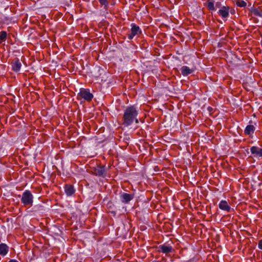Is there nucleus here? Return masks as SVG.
<instances>
[{
  "mask_svg": "<svg viewBox=\"0 0 262 262\" xmlns=\"http://www.w3.org/2000/svg\"><path fill=\"white\" fill-rule=\"evenodd\" d=\"M141 33V31L139 26L134 24H131L130 32L127 34L128 39L131 40L134 36Z\"/></svg>",
  "mask_w": 262,
  "mask_h": 262,
  "instance_id": "nucleus-4",
  "label": "nucleus"
},
{
  "mask_svg": "<svg viewBox=\"0 0 262 262\" xmlns=\"http://www.w3.org/2000/svg\"><path fill=\"white\" fill-rule=\"evenodd\" d=\"M7 33L5 31H2L0 32V44L5 41L6 39Z\"/></svg>",
  "mask_w": 262,
  "mask_h": 262,
  "instance_id": "nucleus-15",
  "label": "nucleus"
},
{
  "mask_svg": "<svg viewBox=\"0 0 262 262\" xmlns=\"http://www.w3.org/2000/svg\"><path fill=\"white\" fill-rule=\"evenodd\" d=\"M236 4L241 7H245L247 5L246 3L244 1H238L236 2Z\"/></svg>",
  "mask_w": 262,
  "mask_h": 262,
  "instance_id": "nucleus-19",
  "label": "nucleus"
},
{
  "mask_svg": "<svg viewBox=\"0 0 262 262\" xmlns=\"http://www.w3.org/2000/svg\"><path fill=\"white\" fill-rule=\"evenodd\" d=\"M229 9L230 7L228 6H222L219 10L218 13L219 15L222 17L223 18H226L229 15Z\"/></svg>",
  "mask_w": 262,
  "mask_h": 262,
  "instance_id": "nucleus-6",
  "label": "nucleus"
},
{
  "mask_svg": "<svg viewBox=\"0 0 262 262\" xmlns=\"http://www.w3.org/2000/svg\"><path fill=\"white\" fill-rule=\"evenodd\" d=\"M65 192L68 195H72L74 192L73 187L70 185H66L64 187Z\"/></svg>",
  "mask_w": 262,
  "mask_h": 262,
  "instance_id": "nucleus-13",
  "label": "nucleus"
},
{
  "mask_svg": "<svg viewBox=\"0 0 262 262\" xmlns=\"http://www.w3.org/2000/svg\"><path fill=\"white\" fill-rule=\"evenodd\" d=\"M250 151L255 157L262 158V148L254 146L251 147Z\"/></svg>",
  "mask_w": 262,
  "mask_h": 262,
  "instance_id": "nucleus-8",
  "label": "nucleus"
},
{
  "mask_svg": "<svg viewBox=\"0 0 262 262\" xmlns=\"http://www.w3.org/2000/svg\"><path fill=\"white\" fill-rule=\"evenodd\" d=\"M219 208L223 210L230 212L231 207L228 205L227 202L225 201H222L219 204Z\"/></svg>",
  "mask_w": 262,
  "mask_h": 262,
  "instance_id": "nucleus-10",
  "label": "nucleus"
},
{
  "mask_svg": "<svg viewBox=\"0 0 262 262\" xmlns=\"http://www.w3.org/2000/svg\"><path fill=\"white\" fill-rule=\"evenodd\" d=\"M255 127L253 125H248L245 129V133L247 135H251L254 133Z\"/></svg>",
  "mask_w": 262,
  "mask_h": 262,
  "instance_id": "nucleus-14",
  "label": "nucleus"
},
{
  "mask_svg": "<svg viewBox=\"0 0 262 262\" xmlns=\"http://www.w3.org/2000/svg\"><path fill=\"white\" fill-rule=\"evenodd\" d=\"M258 247L259 249L262 250V239L259 241Z\"/></svg>",
  "mask_w": 262,
  "mask_h": 262,
  "instance_id": "nucleus-20",
  "label": "nucleus"
},
{
  "mask_svg": "<svg viewBox=\"0 0 262 262\" xmlns=\"http://www.w3.org/2000/svg\"><path fill=\"white\" fill-rule=\"evenodd\" d=\"M215 7H217V8H221V3L220 2H217L216 4H215Z\"/></svg>",
  "mask_w": 262,
  "mask_h": 262,
  "instance_id": "nucleus-21",
  "label": "nucleus"
},
{
  "mask_svg": "<svg viewBox=\"0 0 262 262\" xmlns=\"http://www.w3.org/2000/svg\"><path fill=\"white\" fill-rule=\"evenodd\" d=\"M93 97V95L90 92L89 89L81 88L77 95L78 99H84L86 101H90Z\"/></svg>",
  "mask_w": 262,
  "mask_h": 262,
  "instance_id": "nucleus-3",
  "label": "nucleus"
},
{
  "mask_svg": "<svg viewBox=\"0 0 262 262\" xmlns=\"http://www.w3.org/2000/svg\"><path fill=\"white\" fill-rule=\"evenodd\" d=\"M9 262H17V261L15 259H11Z\"/></svg>",
  "mask_w": 262,
  "mask_h": 262,
  "instance_id": "nucleus-22",
  "label": "nucleus"
},
{
  "mask_svg": "<svg viewBox=\"0 0 262 262\" xmlns=\"http://www.w3.org/2000/svg\"><path fill=\"white\" fill-rule=\"evenodd\" d=\"M158 251L159 252H163L166 254H167L168 253L172 252V250H173L171 246H169L166 244H163V245H160L158 247Z\"/></svg>",
  "mask_w": 262,
  "mask_h": 262,
  "instance_id": "nucleus-5",
  "label": "nucleus"
},
{
  "mask_svg": "<svg viewBox=\"0 0 262 262\" xmlns=\"http://www.w3.org/2000/svg\"><path fill=\"white\" fill-rule=\"evenodd\" d=\"M181 73L183 76H187L192 73L193 70L190 69L188 67L183 66L181 69Z\"/></svg>",
  "mask_w": 262,
  "mask_h": 262,
  "instance_id": "nucleus-11",
  "label": "nucleus"
},
{
  "mask_svg": "<svg viewBox=\"0 0 262 262\" xmlns=\"http://www.w3.org/2000/svg\"><path fill=\"white\" fill-rule=\"evenodd\" d=\"M208 7L211 10H215V7L214 6L213 1L212 0H208Z\"/></svg>",
  "mask_w": 262,
  "mask_h": 262,
  "instance_id": "nucleus-17",
  "label": "nucleus"
},
{
  "mask_svg": "<svg viewBox=\"0 0 262 262\" xmlns=\"http://www.w3.org/2000/svg\"><path fill=\"white\" fill-rule=\"evenodd\" d=\"M9 248L5 244H0V254L5 255L8 252Z\"/></svg>",
  "mask_w": 262,
  "mask_h": 262,
  "instance_id": "nucleus-12",
  "label": "nucleus"
},
{
  "mask_svg": "<svg viewBox=\"0 0 262 262\" xmlns=\"http://www.w3.org/2000/svg\"><path fill=\"white\" fill-rule=\"evenodd\" d=\"M120 199L122 203H128L130 201L132 200L134 198V195L125 192L120 194Z\"/></svg>",
  "mask_w": 262,
  "mask_h": 262,
  "instance_id": "nucleus-7",
  "label": "nucleus"
},
{
  "mask_svg": "<svg viewBox=\"0 0 262 262\" xmlns=\"http://www.w3.org/2000/svg\"><path fill=\"white\" fill-rule=\"evenodd\" d=\"M138 114L136 108L133 106L128 107L126 108L123 116V124L126 126L131 125L134 121L138 123L137 116Z\"/></svg>",
  "mask_w": 262,
  "mask_h": 262,
  "instance_id": "nucleus-1",
  "label": "nucleus"
},
{
  "mask_svg": "<svg viewBox=\"0 0 262 262\" xmlns=\"http://www.w3.org/2000/svg\"><path fill=\"white\" fill-rule=\"evenodd\" d=\"M96 173L99 176H102L105 173V169L103 167H99L96 169Z\"/></svg>",
  "mask_w": 262,
  "mask_h": 262,
  "instance_id": "nucleus-16",
  "label": "nucleus"
},
{
  "mask_svg": "<svg viewBox=\"0 0 262 262\" xmlns=\"http://www.w3.org/2000/svg\"><path fill=\"white\" fill-rule=\"evenodd\" d=\"M100 4L104 6V8L106 9L108 6V2L107 0H98Z\"/></svg>",
  "mask_w": 262,
  "mask_h": 262,
  "instance_id": "nucleus-18",
  "label": "nucleus"
},
{
  "mask_svg": "<svg viewBox=\"0 0 262 262\" xmlns=\"http://www.w3.org/2000/svg\"><path fill=\"white\" fill-rule=\"evenodd\" d=\"M33 195L29 190H25L22 194L21 202L24 206H32Z\"/></svg>",
  "mask_w": 262,
  "mask_h": 262,
  "instance_id": "nucleus-2",
  "label": "nucleus"
},
{
  "mask_svg": "<svg viewBox=\"0 0 262 262\" xmlns=\"http://www.w3.org/2000/svg\"><path fill=\"white\" fill-rule=\"evenodd\" d=\"M12 70L14 71L18 72L20 70L21 64L18 59L14 60L12 62Z\"/></svg>",
  "mask_w": 262,
  "mask_h": 262,
  "instance_id": "nucleus-9",
  "label": "nucleus"
}]
</instances>
